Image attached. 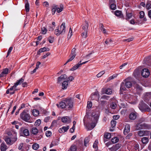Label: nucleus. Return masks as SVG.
Here are the masks:
<instances>
[{"mask_svg":"<svg viewBox=\"0 0 151 151\" xmlns=\"http://www.w3.org/2000/svg\"><path fill=\"white\" fill-rule=\"evenodd\" d=\"M69 126L66 127L63 126L62 128L59 129L58 130L59 132L60 133H63L66 132L69 129Z\"/></svg>","mask_w":151,"mask_h":151,"instance_id":"obj_16","label":"nucleus"},{"mask_svg":"<svg viewBox=\"0 0 151 151\" xmlns=\"http://www.w3.org/2000/svg\"><path fill=\"white\" fill-rule=\"evenodd\" d=\"M1 151H6L7 149L6 145L4 143H2L1 145Z\"/></svg>","mask_w":151,"mask_h":151,"instance_id":"obj_27","label":"nucleus"},{"mask_svg":"<svg viewBox=\"0 0 151 151\" xmlns=\"http://www.w3.org/2000/svg\"><path fill=\"white\" fill-rule=\"evenodd\" d=\"M39 147V145L37 143H34L32 145V148L34 150H37Z\"/></svg>","mask_w":151,"mask_h":151,"instance_id":"obj_35","label":"nucleus"},{"mask_svg":"<svg viewBox=\"0 0 151 151\" xmlns=\"http://www.w3.org/2000/svg\"><path fill=\"white\" fill-rule=\"evenodd\" d=\"M88 23L86 21L85 22V23L82 26V32L81 33V36L84 38H86L87 37L88 28Z\"/></svg>","mask_w":151,"mask_h":151,"instance_id":"obj_6","label":"nucleus"},{"mask_svg":"<svg viewBox=\"0 0 151 151\" xmlns=\"http://www.w3.org/2000/svg\"><path fill=\"white\" fill-rule=\"evenodd\" d=\"M112 93V90L110 88H108L105 91V93L108 95H110Z\"/></svg>","mask_w":151,"mask_h":151,"instance_id":"obj_38","label":"nucleus"},{"mask_svg":"<svg viewBox=\"0 0 151 151\" xmlns=\"http://www.w3.org/2000/svg\"><path fill=\"white\" fill-rule=\"evenodd\" d=\"M98 140H96L95 142H94L93 145V147L94 148H98V146H97V144L98 143Z\"/></svg>","mask_w":151,"mask_h":151,"instance_id":"obj_51","label":"nucleus"},{"mask_svg":"<svg viewBox=\"0 0 151 151\" xmlns=\"http://www.w3.org/2000/svg\"><path fill=\"white\" fill-rule=\"evenodd\" d=\"M70 58L68 59V60H67V62H69L72 60H73L74 58H75V56L73 55H70Z\"/></svg>","mask_w":151,"mask_h":151,"instance_id":"obj_59","label":"nucleus"},{"mask_svg":"<svg viewBox=\"0 0 151 151\" xmlns=\"http://www.w3.org/2000/svg\"><path fill=\"white\" fill-rule=\"evenodd\" d=\"M67 77V76L66 75H62L60 77H59L58 78V82L59 83L60 82L65 80Z\"/></svg>","mask_w":151,"mask_h":151,"instance_id":"obj_18","label":"nucleus"},{"mask_svg":"<svg viewBox=\"0 0 151 151\" xmlns=\"http://www.w3.org/2000/svg\"><path fill=\"white\" fill-rule=\"evenodd\" d=\"M13 49V47H11L9 48V49L7 52V54L6 56V57H7L9 54H10L11 52H12V50Z\"/></svg>","mask_w":151,"mask_h":151,"instance_id":"obj_48","label":"nucleus"},{"mask_svg":"<svg viewBox=\"0 0 151 151\" xmlns=\"http://www.w3.org/2000/svg\"><path fill=\"white\" fill-rule=\"evenodd\" d=\"M134 86L137 93L139 94L142 91L141 87L137 83H135L134 84Z\"/></svg>","mask_w":151,"mask_h":151,"instance_id":"obj_13","label":"nucleus"},{"mask_svg":"<svg viewBox=\"0 0 151 151\" xmlns=\"http://www.w3.org/2000/svg\"><path fill=\"white\" fill-rule=\"evenodd\" d=\"M74 79V78L72 76H70L68 78V82H70L72 81Z\"/></svg>","mask_w":151,"mask_h":151,"instance_id":"obj_57","label":"nucleus"},{"mask_svg":"<svg viewBox=\"0 0 151 151\" xmlns=\"http://www.w3.org/2000/svg\"><path fill=\"white\" fill-rule=\"evenodd\" d=\"M20 117L24 121L29 122V120L30 119L31 116L29 114L27 113L26 111L24 110L21 113Z\"/></svg>","mask_w":151,"mask_h":151,"instance_id":"obj_5","label":"nucleus"},{"mask_svg":"<svg viewBox=\"0 0 151 151\" xmlns=\"http://www.w3.org/2000/svg\"><path fill=\"white\" fill-rule=\"evenodd\" d=\"M139 109L142 111H149L150 110V108L143 101L139 103L138 106Z\"/></svg>","mask_w":151,"mask_h":151,"instance_id":"obj_7","label":"nucleus"},{"mask_svg":"<svg viewBox=\"0 0 151 151\" xmlns=\"http://www.w3.org/2000/svg\"><path fill=\"white\" fill-rule=\"evenodd\" d=\"M120 147V145L119 144L113 145L112 147L109 148L111 151H116L119 149Z\"/></svg>","mask_w":151,"mask_h":151,"instance_id":"obj_17","label":"nucleus"},{"mask_svg":"<svg viewBox=\"0 0 151 151\" xmlns=\"http://www.w3.org/2000/svg\"><path fill=\"white\" fill-rule=\"evenodd\" d=\"M8 69L7 68H6L4 69L3 71L0 74V77H2L4 76H5L8 73Z\"/></svg>","mask_w":151,"mask_h":151,"instance_id":"obj_21","label":"nucleus"},{"mask_svg":"<svg viewBox=\"0 0 151 151\" xmlns=\"http://www.w3.org/2000/svg\"><path fill=\"white\" fill-rule=\"evenodd\" d=\"M104 73V71H102L100 72L98 74H97L96 75V76L98 78L100 77L101 76H102Z\"/></svg>","mask_w":151,"mask_h":151,"instance_id":"obj_54","label":"nucleus"},{"mask_svg":"<svg viewBox=\"0 0 151 151\" xmlns=\"http://www.w3.org/2000/svg\"><path fill=\"white\" fill-rule=\"evenodd\" d=\"M13 134H14V137L12 138L11 139V141L12 144L14 143L17 140V132H13Z\"/></svg>","mask_w":151,"mask_h":151,"instance_id":"obj_23","label":"nucleus"},{"mask_svg":"<svg viewBox=\"0 0 151 151\" xmlns=\"http://www.w3.org/2000/svg\"><path fill=\"white\" fill-rule=\"evenodd\" d=\"M101 27V29L104 34H106V31L105 28H104L103 25L101 24L100 25Z\"/></svg>","mask_w":151,"mask_h":151,"instance_id":"obj_40","label":"nucleus"},{"mask_svg":"<svg viewBox=\"0 0 151 151\" xmlns=\"http://www.w3.org/2000/svg\"><path fill=\"white\" fill-rule=\"evenodd\" d=\"M115 14L117 16H119L122 14V12L121 11L116 10L115 12Z\"/></svg>","mask_w":151,"mask_h":151,"instance_id":"obj_46","label":"nucleus"},{"mask_svg":"<svg viewBox=\"0 0 151 151\" xmlns=\"http://www.w3.org/2000/svg\"><path fill=\"white\" fill-rule=\"evenodd\" d=\"M136 24H142L143 22L142 20H137L136 21Z\"/></svg>","mask_w":151,"mask_h":151,"instance_id":"obj_62","label":"nucleus"},{"mask_svg":"<svg viewBox=\"0 0 151 151\" xmlns=\"http://www.w3.org/2000/svg\"><path fill=\"white\" fill-rule=\"evenodd\" d=\"M146 8L147 9H149L151 8V4L148 3H147L146 5Z\"/></svg>","mask_w":151,"mask_h":151,"instance_id":"obj_64","label":"nucleus"},{"mask_svg":"<svg viewBox=\"0 0 151 151\" xmlns=\"http://www.w3.org/2000/svg\"><path fill=\"white\" fill-rule=\"evenodd\" d=\"M76 50V49L75 48H73L71 50V55H74V56H76V54H75Z\"/></svg>","mask_w":151,"mask_h":151,"instance_id":"obj_56","label":"nucleus"},{"mask_svg":"<svg viewBox=\"0 0 151 151\" xmlns=\"http://www.w3.org/2000/svg\"><path fill=\"white\" fill-rule=\"evenodd\" d=\"M150 132L147 130H140L138 132V134L139 137H142L148 135Z\"/></svg>","mask_w":151,"mask_h":151,"instance_id":"obj_12","label":"nucleus"},{"mask_svg":"<svg viewBox=\"0 0 151 151\" xmlns=\"http://www.w3.org/2000/svg\"><path fill=\"white\" fill-rule=\"evenodd\" d=\"M65 101L66 105V109L70 110L73 106V102L71 98L68 99L64 100Z\"/></svg>","mask_w":151,"mask_h":151,"instance_id":"obj_8","label":"nucleus"},{"mask_svg":"<svg viewBox=\"0 0 151 151\" xmlns=\"http://www.w3.org/2000/svg\"><path fill=\"white\" fill-rule=\"evenodd\" d=\"M104 137L107 139H109L111 137V135L109 133H106L104 135Z\"/></svg>","mask_w":151,"mask_h":151,"instance_id":"obj_44","label":"nucleus"},{"mask_svg":"<svg viewBox=\"0 0 151 151\" xmlns=\"http://www.w3.org/2000/svg\"><path fill=\"white\" fill-rule=\"evenodd\" d=\"M20 131L23 133L24 136H27L29 135V130L25 129L24 127L21 128L20 129Z\"/></svg>","mask_w":151,"mask_h":151,"instance_id":"obj_15","label":"nucleus"},{"mask_svg":"<svg viewBox=\"0 0 151 151\" xmlns=\"http://www.w3.org/2000/svg\"><path fill=\"white\" fill-rule=\"evenodd\" d=\"M72 30L71 29V27H70V29H69V32H68V37H67V38L68 39H70V38H71V36H72Z\"/></svg>","mask_w":151,"mask_h":151,"instance_id":"obj_41","label":"nucleus"},{"mask_svg":"<svg viewBox=\"0 0 151 151\" xmlns=\"http://www.w3.org/2000/svg\"><path fill=\"white\" fill-rule=\"evenodd\" d=\"M65 24L64 22H63L60 26V29L58 28L55 30L54 33L57 36H58L60 34H64L65 32Z\"/></svg>","mask_w":151,"mask_h":151,"instance_id":"obj_4","label":"nucleus"},{"mask_svg":"<svg viewBox=\"0 0 151 151\" xmlns=\"http://www.w3.org/2000/svg\"><path fill=\"white\" fill-rule=\"evenodd\" d=\"M61 120L63 123L68 124L71 122V118L68 116H65L63 117Z\"/></svg>","mask_w":151,"mask_h":151,"instance_id":"obj_11","label":"nucleus"},{"mask_svg":"<svg viewBox=\"0 0 151 151\" xmlns=\"http://www.w3.org/2000/svg\"><path fill=\"white\" fill-rule=\"evenodd\" d=\"M92 100H98L99 99V95L98 91H96L92 94L90 96Z\"/></svg>","mask_w":151,"mask_h":151,"instance_id":"obj_10","label":"nucleus"},{"mask_svg":"<svg viewBox=\"0 0 151 151\" xmlns=\"http://www.w3.org/2000/svg\"><path fill=\"white\" fill-rule=\"evenodd\" d=\"M41 123V120L40 119H38L36 121L35 123V125L36 126H39Z\"/></svg>","mask_w":151,"mask_h":151,"instance_id":"obj_43","label":"nucleus"},{"mask_svg":"<svg viewBox=\"0 0 151 151\" xmlns=\"http://www.w3.org/2000/svg\"><path fill=\"white\" fill-rule=\"evenodd\" d=\"M145 15V13L143 11H141L140 12V16L139 18L140 19L143 18Z\"/></svg>","mask_w":151,"mask_h":151,"instance_id":"obj_58","label":"nucleus"},{"mask_svg":"<svg viewBox=\"0 0 151 151\" xmlns=\"http://www.w3.org/2000/svg\"><path fill=\"white\" fill-rule=\"evenodd\" d=\"M142 75L144 77H147L150 75V72L147 69L145 68L142 70Z\"/></svg>","mask_w":151,"mask_h":151,"instance_id":"obj_14","label":"nucleus"},{"mask_svg":"<svg viewBox=\"0 0 151 151\" xmlns=\"http://www.w3.org/2000/svg\"><path fill=\"white\" fill-rule=\"evenodd\" d=\"M144 125L141 124L140 123L137 124L135 126V129L136 130H138L142 129L144 127Z\"/></svg>","mask_w":151,"mask_h":151,"instance_id":"obj_29","label":"nucleus"},{"mask_svg":"<svg viewBox=\"0 0 151 151\" xmlns=\"http://www.w3.org/2000/svg\"><path fill=\"white\" fill-rule=\"evenodd\" d=\"M47 31V29L45 27H43L42 28V33L43 34H46Z\"/></svg>","mask_w":151,"mask_h":151,"instance_id":"obj_55","label":"nucleus"},{"mask_svg":"<svg viewBox=\"0 0 151 151\" xmlns=\"http://www.w3.org/2000/svg\"><path fill=\"white\" fill-rule=\"evenodd\" d=\"M17 86L14 84V85L11 87L10 88L8 89L6 91V93L8 94L10 93V95H13L14 94L15 92V91H17Z\"/></svg>","mask_w":151,"mask_h":151,"instance_id":"obj_9","label":"nucleus"},{"mask_svg":"<svg viewBox=\"0 0 151 151\" xmlns=\"http://www.w3.org/2000/svg\"><path fill=\"white\" fill-rule=\"evenodd\" d=\"M130 127L129 124H127L124 128V134L126 135L130 131Z\"/></svg>","mask_w":151,"mask_h":151,"instance_id":"obj_22","label":"nucleus"},{"mask_svg":"<svg viewBox=\"0 0 151 151\" xmlns=\"http://www.w3.org/2000/svg\"><path fill=\"white\" fill-rule=\"evenodd\" d=\"M129 118L131 120H134L137 117V113L135 112L131 113L129 116Z\"/></svg>","mask_w":151,"mask_h":151,"instance_id":"obj_20","label":"nucleus"},{"mask_svg":"<svg viewBox=\"0 0 151 151\" xmlns=\"http://www.w3.org/2000/svg\"><path fill=\"white\" fill-rule=\"evenodd\" d=\"M132 17V13H127L126 12V19L128 20L130 19Z\"/></svg>","mask_w":151,"mask_h":151,"instance_id":"obj_36","label":"nucleus"},{"mask_svg":"<svg viewBox=\"0 0 151 151\" xmlns=\"http://www.w3.org/2000/svg\"><path fill=\"white\" fill-rule=\"evenodd\" d=\"M24 81V79L23 78H21L19 80H17V82L14 83V84L16 85L17 86L18 85L20 84L21 83L23 82Z\"/></svg>","mask_w":151,"mask_h":151,"instance_id":"obj_32","label":"nucleus"},{"mask_svg":"<svg viewBox=\"0 0 151 151\" xmlns=\"http://www.w3.org/2000/svg\"><path fill=\"white\" fill-rule=\"evenodd\" d=\"M38 130L35 127L32 128L31 132L34 135H36L38 132Z\"/></svg>","mask_w":151,"mask_h":151,"instance_id":"obj_26","label":"nucleus"},{"mask_svg":"<svg viewBox=\"0 0 151 151\" xmlns=\"http://www.w3.org/2000/svg\"><path fill=\"white\" fill-rule=\"evenodd\" d=\"M49 49L48 48H47L45 47H44L42 48H41L39 50V52H43L45 51H49Z\"/></svg>","mask_w":151,"mask_h":151,"instance_id":"obj_37","label":"nucleus"},{"mask_svg":"<svg viewBox=\"0 0 151 151\" xmlns=\"http://www.w3.org/2000/svg\"><path fill=\"white\" fill-rule=\"evenodd\" d=\"M119 140V139L117 137H114L111 140L112 142L113 143H115L118 142Z\"/></svg>","mask_w":151,"mask_h":151,"instance_id":"obj_42","label":"nucleus"},{"mask_svg":"<svg viewBox=\"0 0 151 151\" xmlns=\"http://www.w3.org/2000/svg\"><path fill=\"white\" fill-rule=\"evenodd\" d=\"M131 78H128L125 79L122 82L121 84L120 89V93L121 94H122L123 91L126 90V87L129 88L132 86V85L131 83Z\"/></svg>","mask_w":151,"mask_h":151,"instance_id":"obj_1","label":"nucleus"},{"mask_svg":"<svg viewBox=\"0 0 151 151\" xmlns=\"http://www.w3.org/2000/svg\"><path fill=\"white\" fill-rule=\"evenodd\" d=\"M80 66V65L78 63V64L74 65L73 68H72L70 69V70L72 71L75 70H76L78 69Z\"/></svg>","mask_w":151,"mask_h":151,"instance_id":"obj_33","label":"nucleus"},{"mask_svg":"<svg viewBox=\"0 0 151 151\" xmlns=\"http://www.w3.org/2000/svg\"><path fill=\"white\" fill-rule=\"evenodd\" d=\"M48 40L50 43H52L54 42V38L50 37L48 38Z\"/></svg>","mask_w":151,"mask_h":151,"instance_id":"obj_52","label":"nucleus"},{"mask_svg":"<svg viewBox=\"0 0 151 151\" xmlns=\"http://www.w3.org/2000/svg\"><path fill=\"white\" fill-rule=\"evenodd\" d=\"M25 8L27 12H28L29 11V4L28 2L26 3L25 5Z\"/></svg>","mask_w":151,"mask_h":151,"instance_id":"obj_45","label":"nucleus"},{"mask_svg":"<svg viewBox=\"0 0 151 151\" xmlns=\"http://www.w3.org/2000/svg\"><path fill=\"white\" fill-rule=\"evenodd\" d=\"M116 5L114 3H112L111 4L110 8L112 10H114L116 9Z\"/></svg>","mask_w":151,"mask_h":151,"instance_id":"obj_50","label":"nucleus"},{"mask_svg":"<svg viewBox=\"0 0 151 151\" xmlns=\"http://www.w3.org/2000/svg\"><path fill=\"white\" fill-rule=\"evenodd\" d=\"M113 109H115L116 107V104L115 103H112L110 106Z\"/></svg>","mask_w":151,"mask_h":151,"instance_id":"obj_49","label":"nucleus"},{"mask_svg":"<svg viewBox=\"0 0 151 151\" xmlns=\"http://www.w3.org/2000/svg\"><path fill=\"white\" fill-rule=\"evenodd\" d=\"M92 116L94 120L93 121L91 124V127L88 128V129L90 130L93 129L96 125L99 116V112L97 114H95L94 113H93L92 114Z\"/></svg>","mask_w":151,"mask_h":151,"instance_id":"obj_2","label":"nucleus"},{"mask_svg":"<svg viewBox=\"0 0 151 151\" xmlns=\"http://www.w3.org/2000/svg\"><path fill=\"white\" fill-rule=\"evenodd\" d=\"M46 135L47 137H49L51 135V132L50 131H47L46 132Z\"/></svg>","mask_w":151,"mask_h":151,"instance_id":"obj_60","label":"nucleus"},{"mask_svg":"<svg viewBox=\"0 0 151 151\" xmlns=\"http://www.w3.org/2000/svg\"><path fill=\"white\" fill-rule=\"evenodd\" d=\"M56 142H57V143L56 144H55L54 143V142H55V141H52L51 144L50 145V147L51 148L52 147H53L54 145H57L58 143V140H56Z\"/></svg>","mask_w":151,"mask_h":151,"instance_id":"obj_53","label":"nucleus"},{"mask_svg":"<svg viewBox=\"0 0 151 151\" xmlns=\"http://www.w3.org/2000/svg\"><path fill=\"white\" fill-rule=\"evenodd\" d=\"M57 106L58 107H60L61 108H65L66 109V105L65 104V101H63L60 102L59 104H57Z\"/></svg>","mask_w":151,"mask_h":151,"instance_id":"obj_24","label":"nucleus"},{"mask_svg":"<svg viewBox=\"0 0 151 151\" xmlns=\"http://www.w3.org/2000/svg\"><path fill=\"white\" fill-rule=\"evenodd\" d=\"M68 82L67 81H64L63 82L62 84V88L63 89H66L68 85Z\"/></svg>","mask_w":151,"mask_h":151,"instance_id":"obj_31","label":"nucleus"},{"mask_svg":"<svg viewBox=\"0 0 151 151\" xmlns=\"http://www.w3.org/2000/svg\"><path fill=\"white\" fill-rule=\"evenodd\" d=\"M5 141L8 145H12L11 139L9 137H6L5 139Z\"/></svg>","mask_w":151,"mask_h":151,"instance_id":"obj_25","label":"nucleus"},{"mask_svg":"<svg viewBox=\"0 0 151 151\" xmlns=\"http://www.w3.org/2000/svg\"><path fill=\"white\" fill-rule=\"evenodd\" d=\"M141 141L143 144H146L148 142L149 139L147 137H143Z\"/></svg>","mask_w":151,"mask_h":151,"instance_id":"obj_30","label":"nucleus"},{"mask_svg":"<svg viewBox=\"0 0 151 151\" xmlns=\"http://www.w3.org/2000/svg\"><path fill=\"white\" fill-rule=\"evenodd\" d=\"M125 99H129L130 101H133V100L135 99V97L132 95L128 94L125 96Z\"/></svg>","mask_w":151,"mask_h":151,"instance_id":"obj_19","label":"nucleus"},{"mask_svg":"<svg viewBox=\"0 0 151 151\" xmlns=\"http://www.w3.org/2000/svg\"><path fill=\"white\" fill-rule=\"evenodd\" d=\"M89 137H86L84 140V145L87 147L88 145V143L89 141Z\"/></svg>","mask_w":151,"mask_h":151,"instance_id":"obj_34","label":"nucleus"},{"mask_svg":"<svg viewBox=\"0 0 151 151\" xmlns=\"http://www.w3.org/2000/svg\"><path fill=\"white\" fill-rule=\"evenodd\" d=\"M52 15H54L57 11L58 13H59L61 12L63 9V6L61 4L59 6L55 4H53L52 7Z\"/></svg>","mask_w":151,"mask_h":151,"instance_id":"obj_3","label":"nucleus"},{"mask_svg":"<svg viewBox=\"0 0 151 151\" xmlns=\"http://www.w3.org/2000/svg\"><path fill=\"white\" fill-rule=\"evenodd\" d=\"M116 122L115 120H113L111 121V124L112 127H114L116 125Z\"/></svg>","mask_w":151,"mask_h":151,"instance_id":"obj_47","label":"nucleus"},{"mask_svg":"<svg viewBox=\"0 0 151 151\" xmlns=\"http://www.w3.org/2000/svg\"><path fill=\"white\" fill-rule=\"evenodd\" d=\"M92 106V103L91 102H88L87 107V108L89 109L91 108Z\"/></svg>","mask_w":151,"mask_h":151,"instance_id":"obj_61","label":"nucleus"},{"mask_svg":"<svg viewBox=\"0 0 151 151\" xmlns=\"http://www.w3.org/2000/svg\"><path fill=\"white\" fill-rule=\"evenodd\" d=\"M109 98V96L105 95L102 96L101 97V99H102L108 100Z\"/></svg>","mask_w":151,"mask_h":151,"instance_id":"obj_63","label":"nucleus"},{"mask_svg":"<svg viewBox=\"0 0 151 151\" xmlns=\"http://www.w3.org/2000/svg\"><path fill=\"white\" fill-rule=\"evenodd\" d=\"M71 151H76L77 150V147L75 145H72L70 148Z\"/></svg>","mask_w":151,"mask_h":151,"instance_id":"obj_39","label":"nucleus"},{"mask_svg":"<svg viewBox=\"0 0 151 151\" xmlns=\"http://www.w3.org/2000/svg\"><path fill=\"white\" fill-rule=\"evenodd\" d=\"M32 113L33 116H37L39 114V111L36 109H33L32 110Z\"/></svg>","mask_w":151,"mask_h":151,"instance_id":"obj_28","label":"nucleus"}]
</instances>
